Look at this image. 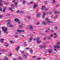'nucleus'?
<instances>
[{
  "label": "nucleus",
  "instance_id": "1",
  "mask_svg": "<svg viewBox=\"0 0 60 60\" xmlns=\"http://www.w3.org/2000/svg\"><path fill=\"white\" fill-rule=\"evenodd\" d=\"M2 29L4 33H5L6 34H8V32H7V28L4 27H2Z\"/></svg>",
  "mask_w": 60,
  "mask_h": 60
},
{
  "label": "nucleus",
  "instance_id": "2",
  "mask_svg": "<svg viewBox=\"0 0 60 60\" xmlns=\"http://www.w3.org/2000/svg\"><path fill=\"white\" fill-rule=\"evenodd\" d=\"M56 46H54V48H55V49H59L60 48V46L56 44Z\"/></svg>",
  "mask_w": 60,
  "mask_h": 60
},
{
  "label": "nucleus",
  "instance_id": "3",
  "mask_svg": "<svg viewBox=\"0 0 60 60\" xmlns=\"http://www.w3.org/2000/svg\"><path fill=\"white\" fill-rule=\"evenodd\" d=\"M39 40H40L39 38H38L37 39V42L38 43H40L41 42V41H39Z\"/></svg>",
  "mask_w": 60,
  "mask_h": 60
},
{
  "label": "nucleus",
  "instance_id": "4",
  "mask_svg": "<svg viewBox=\"0 0 60 60\" xmlns=\"http://www.w3.org/2000/svg\"><path fill=\"white\" fill-rule=\"evenodd\" d=\"M24 30H17V32H19V33H21L22 32H24Z\"/></svg>",
  "mask_w": 60,
  "mask_h": 60
},
{
  "label": "nucleus",
  "instance_id": "5",
  "mask_svg": "<svg viewBox=\"0 0 60 60\" xmlns=\"http://www.w3.org/2000/svg\"><path fill=\"white\" fill-rule=\"evenodd\" d=\"M48 51L49 53H51L52 51H53V50L52 49H49L48 50Z\"/></svg>",
  "mask_w": 60,
  "mask_h": 60
},
{
  "label": "nucleus",
  "instance_id": "6",
  "mask_svg": "<svg viewBox=\"0 0 60 60\" xmlns=\"http://www.w3.org/2000/svg\"><path fill=\"white\" fill-rule=\"evenodd\" d=\"M37 6V5L36 4H34L33 6V8H34V9H35V8H36V7Z\"/></svg>",
  "mask_w": 60,
  "mask_h": 60
},
{
  "label": "nucleus",
  "instance_id": "7",
  "mask_svg": "<svg viewBox=\"0 0 60 60\" xmlns=\"http://www.w3.org/2000/svg\"><path fill=\"white\" fill-rule=\"evenodd\" d=\"M19 48H20V47L19 46H18L15 49V50L17 51H18L19 50Z\"/></svg>",
  "mask_w": 60,
  "mask_h": 60
},
{
  "label": "nucleus",
  "instance_id": "8",
  "mask_svg": "<svg viewBox=\"0 0 60 60\" xmlns=\"http://www.w3.org/2000/svg\"><path fill=\"white\" fill-rule=\"evenodd\" d=\"M9 59V58L7 57H5L4 58V60H8Z\"/></svg>",
  "mask_w": 60,
  "mask_h": 60
},
{
  "label": "nucleus",
  "instance_id": "9",
  "mask_svg": "<svg viewBox=\"0 0 60 60\" xmlns=\"http://www.w3.org/2000/svg\"><path fill=\"white\" fill-rule=\"evenodd\" d=\"M40 15L41 14H40V13H38L37 14L36 17H40Z\"/></svg>",
  "mask_w": 60,
  "mask_h": 60
},
{
  "label": "nucleus",
  "instance_id": "10",
  "mask_svg": "<svg viewBox=\"0 0 60 60\" xmlns=\"http://www.w3.org/2000/svg\"><path fill=\"white\" fill-rule=\"evenodd\" d=\"M46 15V13L45 12H44L43 13V15L42 16V18H44L45 16V15Z\"/></svg>",
  "mask_w": 60,
  "mask_h": 60
},
{
  "label": "nucleus",
  "instance_id": "11",
  "mask_svg": "<svg viewBox=\"0 0 60 60\" xmlns=\"http://www.w3.org/2000/svg\"><path fill=\"white\" fill-rule=\"evenodd\" d=\"M11 22V21L9 20H7V22H8L7 25L8 26V25H9V24H10V22Z\"/></svg>",
  "mask_w": 60,
  "mask_h": 60
},
{
  "label": "nucleus",
  "instance_id": "12",
  "mask_svg": "<svg viewBox=\"0 0 60 60\" xmlns=\"http://www.w3.org/2000/svg\"><path fill=\"white\" fill-rule=\"evenodd\" d=\"M14 20L15 21H19V20L18 19L16 18L14 19Z\"/></svg>",
  "mask_w": 60,
  "mask_h": 60
},
{
  "label": "nucleus",
  "instance_id": "13",
  "mask_svg": "<svg viewBox=\"0 0 60 60\" xmlns=\"http://www.w3.org/2000/svg\"><path fill=\"white\" fill-rule=\"evenodd\" d=\"M45 8V7L44 6H42V8H41V9L44 10Z\"/></svg>",
  "mask_w": 60,
  "mask_h": 60
},
{
  "label": "nucleus",
  "instance_id": "14",
  "mask_svg": "<svg viewBox=\"0 0 60 60\" xmlns=\"http://www.w3.org/2000/svg\"><path fill=\"white\" fill-rule=\"evenodd\" d=\"M29 26L30 27V29H33V27H31L32 26V25H29Z\"/></svg>",
  "mask_w": 60,
  "mask_h": 60
},
{
  "label": "nucleus",
  "instance_id": "15",
  "mask_svg": "<svg viewBox=\"0 0 60 60\" xmlns=\"http://www.w3.org/2000/svg\"><path fill=\"white\" fill-rule=\"evenodd\" d=\"M23 57L24 58H27V56L26 55H23Z\"/></svg>",
  "mask_w": 60,
  "mask_h": 60
},
{
  "label": "nucleus",
  "instance_id": "16",
  "mask_svg": "<svg viewBox=\"0 0 60 60\" xmlns=\"http://www.w3.org/2000/svg\"><path fill=\"white\" fill-rule=\"evenodd\" d=\"M4 40V39L2 38L0 40V42H2Z\"/></svg>",
  "mask_w": 60,
  "mask_h": 60
},
{
  "label": "nucleus",
  "instance_id": "17",
  "mask_svg": "<svg viewBox=\"0 0 60 60\" xmlns=\"http://www.w3.org/2000/svg\"><path fill=\"white\" fill-rule=\"evenodd\" d=\"M57 18V15H56L53 18V19H56Z\"/></svg>",
  "mask_w": 60,
  "mask_h": 60
},
{
  "label": "nucleus",
  "instance_id": "18",
  "mask_svg": "<svg viewBox=\"0 0 60 60\" xmlns=\"http://www.w3.org/2000/svg\"><path fill=\"white\" fill-rule=\"evenodd\" d=\"M42 24H43V25H46V22H43L42 23Z\"/></svg>",
  "mask_w": 60,
  "mask_h": 60
},
{
  "label": "nucleus",
  "instance_id": "19",
  "mask_svg": "<svg viewBox=\"0 0 60 60\" xmlns=\"http://www.w3.org/2000/svg\"><path fill=\"white\" fill-rule=\"evenodd\" d=\"M39 47L41 49H42V48H43V46L42 45H40V46Z\"/></svg>",
  "mask_w": 60,
  "mask_h": 60
},
{
  "label": "nucleus",
  "instance_id": "20",
  "mask_svg": "<svg viewBox=\"0 0 60 60\" xmlns=\"http://www.w3.org/2000/svg\"><path fill=\"white\" fill-rule=\"evenodd\" d=\"M10 41L11 43H14V42H13V41Z\"/></svg>",
  "mask_w": 60,
  "mask_h": 60
},
{
  "label": "nucleus",
  "instance_id": "21",
  "mask_svg": "<svg viewBox=\"0 0 60 60\" xmlns=\"http://www.w3.org/2000/svg\"><path fill=\"white\" fill-rule=\"evenodd\" d=\"M13 26V25H9V27H12Z\"/></svg>",
  "mask_w": 60,
  "mask_h": 60
},
{
  "label": "nucleus",
  "instance_id": "22",
  "mask_svg": "<svg viewBox=\"0 0 60 60\" xmlns=\"http://www.w3.org/2000/svg\"><path fill=\"white\" fill-rule=\"evenodd\" d=\"M5 46L6 47H8L9 46V44H5Z\"/></svg>",
  "mask_w": 60,
  "mask_h": 60
},
{
  "label": "nucleus",
  "instance_id": "23",
  "mask_svg": "<svg viewBox=\"0 0 60 60\" xmlns=\"http://www.w3.org/2000/svg\"><path fill=\"white\" fill-rule=\"evenodd\" d=\"M33 51V50L32 49H30V53H32Z\"/></svg>",
  "mask_w": 60,
  "mask_h": 60
},
{
  "label": "nucleus",
  "instance_id": "24",
  "mask_svg": "<svg viewBox=\"0 0 60 60\" xmlns=\"http://www.w3.org/2000/svg\"><path fill=\"white\" fill-rule=\"evenodd\" d=\"M54 28L55 29H58V27H55Z\"/></svg>",
  "mask_w": 60,
  "mask_h": 60
},
{
  "label": "nucleus",
  "instance_id": "25",
  "mask_svg": "<svg viewBox=\"0 0 60 60\" xmlns=\"http://www.w3.org/2000/svg\"><path fill=\"white\" fill-rule=\"evenodd\" d=\"M14 36L15 37H16V38H18V36L17 35H15Z\"/></svg>",
  "mask_w": 60,
  "mask_h": 60
},
{
  "label": "nucleus",
  "instance_id": "26",
  "mask_svg": "<svg viewBox=\"0 0 60 60\" xmlns=\"http://www.w3.org/2000/svg\"><path fill=\"white\" fill-rule=\"evenodd\" d=\"M20 52H21V53L22 54H24V52L23 51H20Z\"/></svg>",
  "mask_w": 60,
  "mask_h": 60
},
{
  "label": "nucleus",
  "instance_id": "27",
  "mask_svg": "<svg viewBox=\"0 0 60 60\" xmlns=\"http://www.w3.org/2000/svg\"><path fill=\"white\" fill-rule=\"evenodd\" d=\"M11 7H13V8H13V5L11 4Z\"/></svg>",
  "mask_w": 60,
  "mask_h": 60
},
{
  "label": "nucleus",
  "instance_id": "28",
  "mask_svg": "<svg viewBox=\"0 0 60 60\" xmlns=\"http://www.w3.org/2000/svg\"><path fill=\"white\" fill-rule=\"evenodd\" d=\"M30 4H33L34 3V2L33 1H30Z\"/></svg>",
  "mask_w": 60,
  "mask_h": 60
},
{
  "label": "nucleus",
  "instance_id": "29",
  "mask_svg": "<svg viewBox=\"0 0 60 60\" xmlns=\"http://www.w3.org/2000/svg\"><path fill=\"white\" fill-rule=\"evenodd\" d=\"M7 8L6 7H5L3 8V9L4 10H6V9Z\"/></svg>",
  "mask_w": 60,
  "mask_h": 60
},
{
  "label": "nucleus",
  "instance_id": "30",
  "mask_svg": "<svg viewBox=\"0 0 60 60\" xmlns=\"http://www.w3.org/2000/svg\"><path fill=\"white\" fill-rule=\"evenodd\" d=\"M52 11H51L50 12H49L48 13L49 14H50L51 13H52Z\"/></svg>",
  "mask_w": 60,
  "mask_h": 60
},
{
  "label": "nucleus",
  "instance_id": "31",
  "mask_svg": "<svg viewBox=\"0 0 60 60\" xmlns=\"http://www.w3.org/2000/svg\"><path fill=\"white\" fill-rule=\"evenodd\" d=\"M54 15H51V18H53V17H54Z\"/></svg>",
  "mask_w": 60,
  "mask_h": 60
},
{
  "label": "nucleus",
  "instance_id": "32",
  "mask_svg": "<svg viewBox=\"0 0 60 60\" xmlns=\"http://www.w3.org/2000/svg\"><path fill=\"white\" fill-rule=\"evenodd\" d=\"M53 4H55L56 3V2L55 0H53Z\"/></svg>",
  "mask_w": 60,
  "mask_h": 60
},
{
  "label": "nucleus",
  "instance_id": "33",
  "mask_svg": "<svg viewBox=\"0 0 60 60\" xmlns=\"http://www.w3.org/2000/svg\"><path fill=\"white\" fill-rule=\"evenodd\" d=\"M12 56V54H11V53H10L9 55V56Z\"/></svg>",
  "mask_w": 60,
  "mask_h": 60
},
{
  "label": "nucleus",
  "instance_id": "34",
  "mask_svg": "<svg viewBox=\"0 0 60 60\" xmlns=\"http://www.w3.org/2000/svg\"><path fill=\"white\" fill-rule=\"evenodd\" d=\"M50 37H53V35L52 34H50Z\"/></svg>",
  "mask_w": 60,
  "mask_h": 60
},
{
  "label": "nucleus",
  "instance_id": "35",
  "mask_svg": "<svg viewBox=\"0 0 60 60\" xmlns=\"http://www.w3.org/2000/svg\"><path fill=\"white\" fill-rule=\"evenodd\" d=\"M26 2L25 0H23L22 2L23 4H25Z\"/></svg>",
  "mask_w": 60,
  "mask_h": 60
},
{
  "label": "nucleus",
  "instance_id": "36",
  "mask_svg": "<svg viewBox=\"0 0 60 60\" xmlns=\"http://www.w3.org/2000/svg\"><path fill=\"white\" fill-rule=\"evenodd\" d=\"M30 40L32 41V40H33V38H32L31 37L30 38Z\"/></svg>",
  "mask_w": 60,
  "mask_h": 60
},
{
  "label": "nucleus",
  "instance_id": "37",
  "mask_svg": "<svg viewBox=\"0 0 60 60\" xmlns=\"http://www.w3.org/2000/svg\"><path fill=\"white\" fill-rule=\"evenodd\" d=\"M19 58V59H22V57H18Z\"/></svg>",
  "mask_w": 60,
  "mask_h": 60
},
{
  "label": "nucleus",
  "instance_id": "38",
  "mask_svg": "<svg viewBox=\"0 0 60 60\" xmlns=\"http://www.w3.org/2000/svg\"><path fill=\"white\" fill-rule=\"evenodd\" d=\"M32 42V41L31 40H29L28 41V42Z\"/></svg>",
  "mask_w": 60,
  "mask_h": 60
},
{
  "label": "nucleus",
  "instance_id": "39",
  "mask_svg": "<svg viewBox=\"0 0 60 60\" xmlns=\"http://www.w3.org/2000/svg\"><path fill=\"white\" fill-rule=\"evenodd\" d=\"M48 22H49V23H53V22H52L51 21H48Z\"/></svg>",
  "mask_w": 60,
  "mask_h": 60
},
{
  "label": "nucleus",
  "instance_id": "40",
  "mask_svg": "<svg viewBox=\"0 0 60 60\" xmlns=\"http://www.w3.org/2000/svg\"><path fill=\"white\" fill-rule=\"evenodd\" d=\"M27 17L28 18V19H30V16H27Z\"/></svg>",
  "mask_w": 60,
  "mask_h": 60
},
{
  "label": "nucleus",
  "instance_id": "41",
  "mask_svg": "<svg viewBox=\"0 0 60 60\" xmlns=\"http://www.w3.org/2000/svg\"><path fill=\"white\" fill-rule=\"evenodd\" d=\"M49 20V18H46L45 19V20Z\"/></svg>",
  "mask_w": 60,
  "mask_h": 60
},
{
  "label": "nucleus",
  "instance_id": "42",
  "mask_svg": "<svg viewBox=\"0 0 60 60\" xmlns=\"http://www.w3.org/2000/svg\"><path fill=\"white\" fill-rule=\"evenodd\" d=\"M3 4L1 3H0V6H3Z\"/></svg>",
  "mask_w": 60,
  "mask_h": 60
},
{
  "label": "nucleus",
  "instance_id": "43",
  "mask_svg": "<svg viewBox=\"0 0 60 60\" xmlns=\"http://www.w3.org/2000/svg\"><path fill=\"white\" fill-rule=\"evenodd\" d=\"M35 57H36V56H32V58H35Z\"/></svg>",
  "mask_w": 60,
  "mask_h": 60
},
{
  "label": "nucleus",
  "instance_id": "44",
  "mask_svg": "<svg viewBox=\"0 0 60 60\" xmlns=\"http://www.w3.org/2000/svg\"><path fill=\"white\" fill-rule=\"evenodd\" d=\"M48 38L49 39V40H51V38L49 37H48Z\"/></svg>",
  "mask_w": 60,
  "mask_h": 60
},
{
  "label": "nucleus",
  "instance_id": "45",
  "mask_svg": "<svg viewBox=\"0 0 60 60\" xmlns=\"http://www.w3.org/2000/svg\"><path fill=\"white\" fill-rule=\"evenodd\" d=\"M56 44H60V42H57L56 43Z\"/></svg>",
  "mask_w": 60,
  "mask_h": 60
},
{
  "label": "nucleus",
  "instance_id": "46",
  "mask_svg": "<svg viewBox=\"0 0 60 60\" xmlns=\"http://www.w3.org/2000/svg\"><path fill=\"white\" fill-rule=\"evenodd\" d=\"M2 11V9L0 7V11Z\"/></svg>",
  "mask_w": 60,
  "mask_h": 60
},
{
  "label": "nucleus",
  "instance_id": "47",
  "mask_svg": "<svg viewBox=\"0 0 60 60\" xmlns=\"http://www.w3.org/2000/svg\"><path fill=\"white\" fill-rule=\"evenodd\" d=\"M18 4L17 3H15V5H17Z\"/></svg>",
  "mask_w": 60,
  "mask_h": 60
},
{
  "label": "nucleus",
  "instance_id": "48",
  "mask_svg": "<svg viewBox=\"0 0 60 60\" xmlns=\"http://www.w3.org/2000/svg\"><path fill=\"white\" fill-rule=\"evenodd\" d=\"M38 59H39V60H40V59H41V58L39 57L38 58H37Z\"/></svg>",
  "mask_w": 60,
  "mask_h": 60
},
{
  "label": "nucleus",
  "instance_id": "49",
  "mask_svg": "<svg viewBox=\"0 0 60 60\" xmlns=\"http://www.w3.org/2000/svg\"><path fill=\"white\" fill-rule=\"evenodd\" d=\"M8 3H5V4L6 5L7 4H8Z\"/></svg>",
  "mask_w": 60,
  "mask_h": 60
},
{
  "label": "nucleus",
  "instance_id": "50",
  "mask_svg": "<svg viewBox=\"0 0 60 60\" xmlns=\"http://www.w3.org/2000/svg\"><path fill=\"white\" fill-rule=\"evenodd\" d=\"M54 13H55V14L57 13V11H56L54 12Z\"/></svg>",
  "mask_w": 60,
  "mask_h": 60
},
{
  "label": "nucleus",
  "instance_id": "51",
  "mask_svg": "<svg viewBox=\"0 0 60 60\" xmlns=\"http://www.w3.org/2000/svg\"><path fill=\"white\" fill-rule=\"evenodd\" d=\"M19 27H21V28H22V25H20Z\"/></svg>",
  "mask_w": 60,
  "mask_h": 60
},
{
  "label": "nucleus",
  "instance_id": "52",
  "mask_svg": "<svg viewBox=\"0 0 60 60\" xmlns=\"http://www.w3.org/2000/svg\"><path fill=\"white\" fill-rule=\"evenodd\" d=\"M37 25H39L40 24V23L39 22H38L36 23Z\"/></svg>",
  "mask_w": 60,
  "mask_h": 60
},
{
  "label": "nucleus",
  "instance_id": "53",
  "mask_svg": "<svg viewBox=\"0 0 60 60\" xmlns=\"http://www.w3.org/2000/svg\"><path fill=\"white\" fill-rule=\"evenodd\" d=\"M43 45H46V44H47V43H43Z\"/></svg>",
  "mask_w": 60,
  "mask_h": 60
},
{
  "label": "nucleus",
  "instance_id": "54",
  "mask_svg": "<svg viewBox=\"0 0 60 60\" xmlns=\"http://www.w3.org/2000/svg\"><path fill=\"white\" fill-rule=\"evenodd\" d=\"M53 50L55 51H57V49H53Z\"/></svg>",
  "mask_w": 60,
  "mask_h": 60
},
{
  "label": "nucleus",
  "instance_id": "55",
  "mask_svg": "<svg viewBox=\"0 0 60 60\" xmlns=\"http://www.w3.org/2000/svg\"><path fill=\"white\" fill-rule=\"evenodd\" d=\"M51 32L52 33H53V32H54V30H51Z\"/></svg>",
  "mask_w": 60,
  "mask_h": 60
},
{
  "label": "nucleus",
  "instance_id": "56",
  "mask_svg": "<svg viewBox=\"0 0 60 60\" xmlns=\"http://www.w3.org/2000/svg\"><path fill=\"white\" fill-rule=\"evenodd\" d=\"M11 9H12V8H9V10H11Z\"/></svg>",
  "mask_w": 60,
  "mask_h": 60
},
{
  "label": "nucleus",
  "instance_id": "57",
  "mask_svg": "<svg viewBox=\"0 0 60 60\" xmlns=\"http://www.w3.org/2000/svg\"><path fill=\"white\" fill-rule=\"evenodd\" d=\"M25 53L26 54H27V55H28V54L27 53V52H26V51H25Z\"/></svg>",
  "mask_w": 60,
  "mask_h": 60
},
{
  "label": "nucleus",
  "instance_id": "58",
  "mask_svg": "<svg viewBox=\"0 0 60 60\" xmlns=\"http://www.w3.org/2000/svg\"><path fill=\"white\" fill-rule=\"evenodd\" d=\"M17 13H19V12L20 11L19 10H18L17 11Z\"/></svg>",
  "mask_w": 60,
  "mask_h": 60
},
{
  "label": "nucleus",
  "instance_id": "59",
  "mask_svg": "<svg viewBox=\"0 0 60 60\" xmlns=\"http://www.w3.org/2000/svg\"><path fill=\"white\" fill-rule=\"evenodd\" d=\"M13 60H17V59L15 58H14L13 59Z\"/></svg>",
  "mask_w": 60,
  "mask_h": 60
},
{
  "label": "nucleus",
  "instance_id": "60",
  "mask_svg": "<svg viewBox=\"0 0 60 60\" xmlns=\"http://www.w3.org/2000/svg\"><path fill=\"white\" fill-rule=\"evenodd\" d=\"M44 3L45 4H47V1H45L44 2Z\"/></svg>",
  "mask_w": 60,
  "mask_h": 60
},
{
  "label": "nucleus",
  "instance_id": "61",
  "mask_svg": "<svg viewBox=\"0 0 60 60\" xmlns=\"http://www.w3.org/2000/svg\"><path fill=\"white\" fill-rule=\"evenodd\" d=\"M49 10V8H46L45 9V10H46V11H48V10Z\"/></svg>",
  "mask_w": 60,
  "mask_h": 60
},
{
  "label": "nucleus",
  "instance_id": "62",
  "mask_svg": "<svg viewBox=\"0 0 60 60\" xmlns=\"http://www.w3.org/2000/svg\"><path fill=\"white\" fill-rule=\"evenodd\" d=\"M15 2V0H13L12 1L13 3H14V2Z\"/></svg>",
  "mask_w": 60,
  "mask_h": 60
},
{
  "label": "nucleus",
  "instance_id": "63",
  "mask_svg": "<svg viewBox=\"0 0 60 60\" xmlns=\"http://www.w3.org/2000/svg\"><path fill=\"white\" fill-rule=\"evenodd\" d=\"M54 35H56V33H53Z\"/></svg>",
  "mask_w": 60,
  "mask_h": 60
},
{
  "label": "nucleus",
  "instance_id": "64",
  "mask_svg": "<svg viewBox=\"0 0 60 60\" xmlns=\"http://www.w3.org/2000/svg\"><path fill=\"white\" fill-rule=\"evenodd\" d=\"M43 48H46V46H45L44 45L43 46Z\"/></svg>",
  "mask_w": 60,
  "mask_h": 60
}]
</instances>
